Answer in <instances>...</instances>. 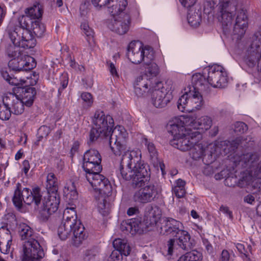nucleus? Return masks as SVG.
<instances>
[{"label":"nucleus","mask_w":261,"mask_h":261,"mask_svg":"<svg viewBox=\"0 0 261 261\" xmlns=\"http://www.w3.org/2000/svg\"><path fill=\"white\" fill-rule=\"evenodd\" d=\"M81 29L83 30L84 33L89 38H92L94 35L93 30L90 28L88 24L84 22L81 24Z\"/></svg>","instance_id":"5fc2aeb1"},{"label":"nucleus","mask_w":261,"mask_h":261,"mask_svg":"<svg viewBox=\"0 0 261 261\" xmlns=\"http://www.w3.org/2000/svg\"><path fill=\"white\" fill-rule=\"evenodd\" d=\"M31 29L36 37H41L45 32V27L44 24L39 20H35L32 22Z\"/></svg>","instance_id":"37998d69"},{"label":"nucleus","mask_w":261,"mask_h":261,"mask_svg":"<svg viewBox=\"0 0 261 261\" xmlns=\"http://www.w3.org/2000/svg\"><path fill=\"white\" fill-rule=\"evenodd\" d=\"M98 209L102 216H108L110 213L109 203L107 202L106 200L102 199L98 203Z\"/></svg>","instance_id":"09e8293b"},{"label":"nucleus","mask_w":261,"mask_h":261,"mask_svg":"<svg viewBox=\"0 0 261 261\" xmlns=\"http://www.w3.org/2000/svg\"><path fill=\"white\" fill-rule=\"evenodd\" d=\"M150 83L149 89L152 90L151 103L157 108L165 107L172 99L171 93L164 86L163 82L157 79Z\"/></svg>","instance_id":"6e6552de"},{"label":"nucleus","mask_w":261,"mask_h":261,"mask_svg":"<svg viewBox=\"0 0 261 261\" xmlns=\"http://www.w3.org/2000/svg\"><path fill=\"white\" fill-rule=\"evenodd\" d=\"M142 142L148 150L152 163L157 165L159 163L158 153L154 144L146 138L143 139Z\"/></svg>","instance_id":"c9c22d12"},{"label":"nucleus","mask_w":261,"mask_h":261,"mask_svg":"<svg viewBox=\"0 0 261 261\" xmlns=\"http://www.w3.org/2000/svg\"><path fill=\"white\" fill-rule=\"evenodd\" d=\"M202 243L204 245L207 252L209 254H212L213 252V247L208 240L206 239L202 238Z\"/></svg>","instance_id":"0e129e2a"},{"label":"nucleus","mask_w":261,"mask_h":261,"mask_svg":"<svg viewBox=\"0 0 261 261\" xmlns=\"http://www.w3.org/2000/svg\"><path fill=\"white\" fill-rule=\"evenodd\" d=\"M12 238L10 230L6 227L0 228V250L6 253L9 250Z\"/></svg>","instance_id":"7c9ffc66"},{"label":"nucleus","mask_w":261,"mask_h":261,"mask_svg":"<svg viewBox=\"0 0 261 261\" xmlns=\"http://www.w3.org/2000/svg\"><path fill=\"white\" fill-rule=\"evenodd\" d=\"M20 187V184L17 183V187L14 191V194L12 199L14 204L18 209L21 208L22 206V201H23L24 199L23 191L21 192Z\"/></svg>","instance_id":"a19ab883"},{"label":"nucleus","mask_w":261,"mask_h":261,"mask_svg":"<svg viewBox=\"0 0 261 261\" xmlns=\"http://www.w3.org/2000/svg\"><path fill=\"white\" fill-rule=\"evenodd\" d=\"M3 102H5L6 105H9L11 112L14 115H20L24 112L25 103L18 97L17 94H6L3 98Z\"/></svg>","instance_id":"412c9836"},{"label":"nucleus","mask_w":261,"mask_h":261,"mask_svg":"<svg viewBox=\"0 0 261 261\" xmlns=\"http://www.w3.org/2000/svg\"><path fill=\"white\" fill-rule=\"evenodd\" d=\"M158 195L157 188L153 185H149L137 191L133 198L135 202L146 203L153 201Z\"/></svg>","instance_id":"a211bd4d"},{"label":"nucleus","mask_w":261,"mask_h":261,"mask_svg":"<svg viewBox=\"0 0 261 261\" xmlns=\"http://www.w3.org/2000/svg\"><path fill=\"white\" fill-rule=\"evenodd\" d=\"M179 240V238L178 239H171L169 240V241L168 242V254L169 255H172L173 253V250L174 246V245L175 244V242L178 244V241Z\"/></svg>","instance_id":"052dcab7"},{"label":"nucleus","mask_w":261,"mask_h":261,"mask_svg":"<svg viewBox=\"0 0 261 261\" xmlns=\"http://www.w3.org/2000/svg\"><path fill=\"white\" fill-rule=\"evenodd\" d=\"M196 121V117L191 114H180V132H194V123Z\"/></svg>","instance_id":"473e14b6"},{"label":"nucleus","mask_w":261,"mask_h":261,"mask_svg":"<svg viewBox=\"0 0 261 261\" xmlns=\"http://www.w3.org/2000/svg\"><path fill=\"white\" fill-rule=\"evenodd\" d=\"M3 105L0 104V119L3 120H8L10 119L11 114V108L9 105H6L5 102H3Z\"/></svg>","instance_id":"49530a36"},{"label":"nucleus","mask_w":261,"mask_h":261,"mask_svg":"<svg viewBox=\"0 0 261 261\" xmlns=\"http://www.w3.org/2000/svg\"><path fill=\"white\" fill-rule=\"evenodd\" d=\"M18 232L22 240L29 241L31 239H34L32 238L33 230L25 223H21L19 225Z\"/></svg>","instance_id":"e433bc0d"},{"label":"nucleus","mask_w":261,"mask_h":261,"mask_svg":"<svg viewBox=\"0 0 261 261\" xmlns=\"http://www.w3.org/2000/svg\"><path fill=\"white\" fill-rule=\"evenodd\" d=\"M217 6V18L225 34L230 33L238 39L244 35L248 27L246 10L240 6V0H204V11L210 13Z\"/></svg>","instance_id":"f03ea898"},{"label":"nucleus","mask_w":261,"mask_h":261,"mask_svg":"<svg viewBox=\"0 0 261 261\" xmlns=\"http://www.w3.org/2000/svg\"><path fill=\"white\" fill-rule=\"evenodd\" d=\"M193 242L188 232L180 230V248L188 251L180 256V261H200L201 260V255L199 252L196 250L189 251L193 247Z\"/></svg>","instance_id":"9b49d317"},{"label":"nucleus","mask_w":261,"mask_h":261,"mask_svg":"<svg viewBox=\"0 0 261 261\" xmlns=\"http://www.w3.org/2000/svg\"><path fill=\"white\" fill-rule=\"evenodd\" d=\"M179 179H177L175 181V184L174 186L172 187V194L173 195H175L177 200L179 199Z\"/></svg>","instance_id":"e2e57ef3"},{"label":"nucleus","mask_w":261,"mask_h":261,"mask_svg":"<svg viewBox=\"0 0 261 261\" xmlns=\"http://www.w3.org/2000/svg\"><path fill=\"white\" fill-rule=\"evenodd\" d=\"M90 4L89 1H85L83 3L80 8V13L82 16H86L90 11Z\"/></svg>","instance_id":"6e6d98bb"},{"label":"nucleus","mask_w":261,"mask_h":261,"mask_svg":"<svg viewBox=\"0 0 261 261\" xmlns=\"http://www.w3.org/2000/svg\"><path fill=\"white\" fill-rule=\"evenodd\" d=\"M184 91V92H181V93H183V94L180 96V107L182 109L180 110V111L182 112H187L186 109H187L188 103L190 102V98L191 97V92H192V89L191 86H189L187 88H185Z\"/></svg>","instance_id":"ea45409f"},{"label":"nucleus","mask_w":261,"mask_h":261,"mask_svg":"<svg viewBox=\"0 0 261 261\" xmlns=\"http://www.w3.org/2000/svg\"><path fill=\"white\" fill-rule=\"evenodd\" d=\"M130 16L125 13H121L119 15L109 19L107 22L108 27L119 35H124L129 29Z\"/></svg>","instance_id":"2eb2a0df"},{"label":"nucleus","mask_w":261,"mask_h":261,"mask_svg":"<svg viewBox=\"0 0 261 261\" xmlns=\"http://www.w3.org/2000/svg\"><path fill=\"white\" fill-rule=\"evenodd\" d=\"M127 56L134 64H149L154 59L153 48L149 46H145L138 41H132L127 48Z\"/></svg>","instance_id":"0eeeda50"},{"label":"nucleus","mask_w":261,"mask_h":261,"mask_svg":"<svg viewBox=\"0 0 261 261\" xmlns=\"http://www.w3.org/2000/svg\"><path fill=\"white\" fill-rule=\"evenodd\" d=\"M240 139L238 138L232 141L225 140L218 142L217 144L210 145L211 149H214V152L210 151L211 155L219 154H227L229 152L234 151L239 146Z\"/></svg>","instance_id":"aec40b11"},{"label":"nucleus","mask_w":261,"mask_h":261,"mask_svg":"<svg viewBox=\"0 0 261 261\" xmlns=\"http://www.w3.org/2000/svg\"><path fill=\"white\" fill-rule=\"evenodd\" d=\"M82 100L85 102L88 106H91L93 103V99L91 94L88 92H84L81 95Z\"/></svg>","instance_id":"13d9d810"},{"label":"nucleus","mask_w":261,"mask_h":261,"mask_svg":"<svg viewBox=\"0 0 261 261\" xmlns=\"http://www.w3.org/2000/svg\"><path fill=\"white\" fill-rule=\"evenodd\" d=\"M108 65L109 66V70H110L111 74L114 76H115L118 77V74L117 70L116 69V67H115L114 64L111 62V63L108 62Z\"/></svg>","instance_id":"69168bd1"},{"label":"nucleus","mask_w":261,"mask_h":261,"mask_svg":"<svg viewBox=\"0 0 261 261\" xmlns=\"http://www.w3.org/2000/svg\"><path fill=\"white\" fill-rule=\"evenodd\" d=\"M84 230L83 225L77 219L63 220L61 224L58 227V233L62 240H66L70 235L73 234V244L77 247L87 238Z\"/></svg>","instance_id":"20e7f679"},{"label":"nucleus","mask_w":261,"mask_h":261,"mask_svg":"<svg viewBox=\"0 0 261 261\" xmlns=\"http://www.w3.org/2000/svg\"><path fill=\"white\" fill-rule=\"evenodd\" d=\"M167 129L173 136H179V118L175 117L170 120L167 125Z\"/></svg>","instance_id":"79ce46f5"},{"label":"nucleus","mask_w":261,"mask_h":261,"mask_svg":"<svg viewBox=\"0 0 261 261\" xmlns=\"http://www.w3.org/2000/svg\"><path fill=\"white\" fill-rule=\"evenodd\" d=\"M36 65V63L33 58L27 56L23 59L22 55L11 59L8 63L9 68L15 71L31 70Z\"/></svg>","instance_id":"f3484780"},{"label":"nucleus","mask_w":261,"mask_h":261,"mask_svg":"<svg viewBox=\"0 0 261 261\" xmlns=\"http://www.w3.org/2000/svg\"><path fill=\"white\" fill-rule=\"evenodd\" d=\"M228 82L226 72L223 67L218 65L209 66L208 68L207 83L215 88H223Z\"/></svg>","instance_id":"f8f14e48"},{"label":"nucleus","mask_w":261,"mask_h":261,"mask_svg":"<svg viewBox=\"0 0 261 261\" xmlns=\"http://www.w3.org/2000/svg\"><path fill=\"white\" fill-rule=\"evenodd\" d=\"M236 247L240 253L242 254L248 260H249L247 249L249 250V252H251L252 247L250 245L248 246L247 249L245 248L244 245L241 243L236 244Z\"/></svg>","instance_id":"864d4df0"},{"label":"nucleus","mask_w":261,"mask_h":261,"mask_svg":"<svg viewBox=\"0 0 261 261\" xmlns=\"http://www.w3.org/2000/svg\"><path fill=\"white\" fill-rule=\"evenodd\" d=\"M141 226V219L137 218L122 221L120 228L124 233H130L133 235L142 231Z\"/></svg>","instance_id":"393cba45"},{"label":"nucleus","mask_w":261,"mask_h":261,"mask_svg":"<svg viewBox=\"0 0 261 261\" xmlns=\"http://www.w3.org/2000/svg\"><path fill=\"white\" fill-rule=\"evenodd\" d=\"M46 188L48 194H58V186L57 179L53 173H49L47 176Z\"/></svg>","instance_id":"4c0bfd02"},{"label":"nucleus","mask_w":261,"mask_h":261,"mask_svg":"<svg viewBox=\"0 0 261 261\" xmlns=\"http://www.w3.org/2000/svg\"><path fill=\"white\" fill-rule=\"evenodd\" d=\"M243 62L250 69L257 65V72L261 79V31L254 34L252 42L243 57Z\"/></svg>","instance_id":"423d86ee"},{"label":"nucleus","mask_w":261,"mask_h":261,"mask_svg":"<svg viewBox=\"0 0 261 261\" xmlns=\"http://www.w3.org/2000/svg\"><path fill=\"white\" fill-rule=\"evenodd\" d=\"M50 129L49 127L47 126H41L38 130V135L39 136V140L44 137H47L50 133Z\"/></svg>","instance_id":"4d7b16f0"},{"label":"nucleus","mask_w":261,"mask_h":261,"mask_svg":"<svg viewBox=\"0 0 261 261\" xmlns=\"http://www.w3.org/2000/svg\"><path fill=\"white\" fill-rule=\"evenodd\" d=\"M67 196L72 200H76L77 198V192L75 189L74 183L72 182L71 186L67 187Z\"/></svg>","instance_id":"603ef678"},{"label":"nucleus","mask_w":261,"mask_h":261,"mask_svg":"<svg viewBox=\"0 0 261 261\" xmlns=\"http://www.w3.org/2000/svg\"><path fill=\"white\" fill-rule=\"evenodd\" d=\"M212 123L213 120L211 117L206 115L202 116L198 119H196V121L193 124L194 130H207L211 127Z\"/></svg>","instance_id":"72a5a7b5"},{"label":"nucleus","mask_w":261,"mask_h":261,"mask_svg":"<svg viewBox=\"0 0 261 261\" xmlns=\"http://www.w3.org/2000/svg\"><path fill=\"white\" fill-rule=\"evenodd\" d=\"M8 35L12 44L7 46L6 53L10 58L13 59L22 55L19 47L31 48L36 45V39L27 30L18 29L16 32L9 31Z\"/></svg>","instance_id":"7ed1b4c3"},{"label":"nucleus","mask_w":261,"mask_h":261,"mask_svg":"<svg viewBox=\"0 0 261 261\" xmlns=\"http://www.w3.org/2000/svg\"><path fill=\"white\" fill-rule=\"evenodd\" d=\"M201 138L200 133L197 130L180 133V150L186 151L190 150Z\"/></svg>","instance_id":"4be33fe9"},{"label":"nucleus","mask_w":261,"mask_h":261,"mask_svg":"<svg viewBox=\"0 0 261 261\" xmlns=\"http://www.w3.org/2000/svg\"><path fill=\"white\" fill-rule=\"evenodd\" d=\"M192 83L193 84V91L203 90L205 89V85L207 83V79L199 73H197L193 75L192 77ZM192 88V87H191Z\"/></svg>","instance_id":"f704fd0d"},{"label":"nucleus","mask_w":261,"mask_h":261,"mask_svg":"<svg viewBox=\"0 0 261 261\" xmlns=\"http://www.w3.org/2000/svg\"><path fill=\"white\" fill-rule=\"evenodd\" d=\"M59 203L58 194H48L47 197H44L39 211L41 219L43 221H47L50 216L58 210Z\"/></svg>","instance_id":"ddd939ff"},{"label":"nucleus","mask_w":261,"mask_h":261,"mask_svg":"<svg viewBox=\"0 0 261 261\" xmlns=\"http://www.w3.org/2000/svg\"><path fill=\"white\" fill-rule=\"evenodd\" d=\"M101 157L99 152L95 149L87 150L83 157V168L86 173L94 171V172H100L102 170L101 165Z\"/></svg>","instance_id":"4468645a"},{"label":"nucleus","mask_w":261,"mask_h":261,"mask_svg":"<svg viewBox=\"0 0 261 261\" xmlns=\"http://www.w3.org/2000/svg\"><path fill=\"white\" fill-rule=\"evenodd\" d=\"M205 152V149L201 144H196L190 149V154L195 160L201 158Z\"/></svg>","instance_id":"a18cd8bd"},{"label":"nucleus","mask_w":261,"mask_h":261,"mask_svg":"<svg viewBox=\"0 0 261 261\" xmlns=\"http://www.w3.org/2000/svg\"><path fill=\"white\" fill-rule=\"evenodd\" d=\"M148 66L146 69V74L147 76L150 75L155 77L159 72L158 66L155 63L150 62L149 64H145ZM156 78H154L155 79Z\"/></svg>","instance_id":"de8ad7c7"},{"label":"nucleus","mask_w":261,"mask_h":261,"mask_svg":"<svg viewBox=\"0 0 261 261\" xmlns=\"http://www.w3.org/2000/svg\"><path fill=\"white\" fill-rule=\"evenodd\" d=\"M23 253L22 261H41L44 256V251L36 239L23 243Z\"/></svg>","instance_id":"1a4fd4ad"},{"label":"nucleus","mask_w":261,"mask_h":261,"mask_svg":"<svg viewBox=\"0 0 261 261\" xmlns=\"http://www.w3.org/2000/svg\"><path fill=\"white\" fill-rule=\"evenodd\" d=\"M77 219L76 213L73 207L66 208L63 213V220H71Z\"/></svg>","instance_id":"8fccbe9b"},{"label":"nucleus","mask_w":261,"mask_h":261,"mask_svg":"<svg viewBox=\"0 0 261 261\" xmlns=\"http://www.w3.org/2000/svg\"><path fill=\"white\" fill-rule=\"evenodd\" d=\"M108 11L111 14L112 18L118 16L125 10L127 5V0H111L108 4Z\"/></svg>","instance_id":"2f4dec72"},{"label":"nucleus","mask_w":261,"mask_h":261,"mask_svg":"<svg viewBox=\"0 0 261 261\" xmlns=\"http://www.w3.org/2000/svg\"><path fill=\"white\" fill-rule=\"evenodd\" d=\"M220 211L228 216L229 218H232V213L229 210L228 207L222 205L220 208Z\"/></svg>","instance_id":"338daca9"},{"label":"nucleus","mask_w":261,"mask_h":261,"mask_svg":"<svg viewBox=\"0 0 261 261\" xmlns=\"http://www.w3.org/2000/svg\"><path fill=\"white\" fill-rule=\"evenodd\" d=\"M86 178L94 190L100 194H110L112 191L111 184L106 177L100 172H94V171L86 173Z\"/></svg>","instance_id":"9d476101"},{"label":"nucleus","mask_w":261,"mask_h":261,"mask_svg":"<svg viewBox=\"0 0 261 261\" xmlns=\"http://www.w3.org/2000/svg\"><path fill=\"white\" fill-rule=\"evenodd\" d=\"M25 12L32 19H39L41 17L43 13L42 6L36 2L33 7L27 9Z\"/></svg>","instance_id":"58836bf2"},{"label":"nucleus","mask_w":261,"mask_h":261,"mask_svg":"<svg viewBox=\"0 0 261 261\" xmlns=\"http://www.w3.org/2000/svg\"><path fill=\"white\" fill-rule=\"evenodd\" d=\"M243 160L251 173L259 177V174L261 173V159L259 160L258 156L256 154L248 153L244 155Z\"/></svg>","instance_id":"5701e85b"},{"label":"nucleus","mask_w":261,"mask_h":261,"mask_svg":"<svg viewBox=\"0 0 261 261\" xmlns=\"http://www.w3.org/2000/svg\"><path fill=\"white\" fill-rule=\"evenodd\" d=\"M230 255L228 251L223 250L221 253L220 261H228L229 259Z\"/></svg>","instance_id":"774afa93"},{"label":"nucleus","mask_w":261,"mask_h":261,"mask_svg":"<svg viewBox=\"0 0 261 261\" xmlns=\"http://www.w3.org/2000/svg\"><path fill=\"white\" fill-rule=\"evenodd\" d=\"M96 253L94 251L89 250L86 252L84 257L85 261H95Z\"/></svg>","instance_id":"680f3d73"},{"label":"nucleus","mask_w":261,"mask_h":261,"mask_svg":"<svg viewBox=\"0 0 261 261\" xmlns=\"http://www.w3.org/2000/svg\"><path fill=\"white\" fill-rule=\"evenodd\" d=\"M162 215L161 208L156 206H149L146 208L144 221L147 226L155 225Z\"/></svg>","instance_id":"a878e982"},{"label":"nucleus","mask_w":261,"mask_h":261,"mask_svg":"<svg viewBox=\"0 0 261 261\" xmlns=\"http://www.w3.org/2000/svg\"><path fill=\"white\" fill-rule=\"evenodd\" d=\"M247 129V125L243 122H237L234 124V131L238 135L245 133Z\"/></svg>","instance_id":"3c124183"},{"label":"nucleus","mask_w":261,"mask_h":261,"mask_svg":"<svg viewBox=\"0 0 261 261\" xmlns=\"http://www.w3.org/2000/svg\"><path fill=\"white\" fill-rule=\"evenodd\" d=\"M18 97L27 107L31 106L34 102L36 91L35 88L30 86L18 87L15 89Z\"/></svg>","instance_id":"b1692460"},{"label":"nucleus","mask_w":261,"mask_h":261,"mask_svg":"<svg viewBox=\"0 0 261 261\" xmlns=\"http://www.w3.org/2000/svg\"><path fill=\"white\" fill-rule=\"evenodd\" d=\"M113 244L116 250L112 251L108 261H121L122 255L127 256L129 254L131 249L125 240L116 239Z\"/></svg>","instance_id":"6ab92c4d"},{"label":"nucleus","mask_w":261,"mask_h":261,"mask_svg":"<svg viewBox=\"0 0 261 261\" xmlns=\"http://www.w3.org/2000/svg\"><path fill=\"white\" fill-rule=\"evenodd\" d=\"M23 193L24 194L23 202L25 204L30 205L33 202H34L36 205H38L40 204L42 199V195L40 193L39 188H35L33 189L32 191H30L29 188H23Z\"/></svg>","instance_id":"cd10ccee"},{"label":"nucleus","mask_w":261,"mask_h":261,"mask_svg":"<svg viewBox=\"0 0 261 261\" xmlns=\"http://www.w3.org/2000/svg\"><path fill=\"white\" fill-rule=\"evenodd\" d=\"M197 0H180V3L188 9L187 20L189 24L192 27L197 28L202 21V12L200 8L195 9L192 7Z\"/></svg>","instance_id":"dca6fc26"},{"label":"nucleus","mask_w":261,"mask_h":261,"mask_svg":"<svg viewBox=\"0 0 261 261\" xmlns=\"http://www.w3.org/2000/svg\"><path fill=\"white\" fill-rule=\"evenodd\" d=\"M32 19L30 18L27 14L26 15H23L19 19V23L20 25V27L16 28L14 30L12 31L16 32L18 29H22L24 30H27L29 32V34L32 37H34L32 34V32L29 30V24L31 23L32 24Z\"/></svg>","instance_id":"c03bdc74"},{"label":"nucleus","mask_w":261,"mask_h":261,"mask_svg":"<svg viewBox=\"0 0 261 261\" xmlns=\"http://www.w3.org/2000/svg\"><path fill=\"white\" fill-rule=\"evenodd\" d=\"M93 127L90 132V142H93L99 137H108L114 126V120L103 111H96L92 118Z\"/></svg>","instance_id":"39448f33"},{"label":"nucleus","mask_w":261,"mask_h":261,"mask_svg":"<svg viewBox=\"0 0 261 261\" xmlns=\"http://www.w3.org/2000/svg\"><path fill=\"white\" fill-rule=\"evenodd\" d=\"M154 79H152L151 81H147L146 77L142 76L138 77L134 85L135 93L138 97L143 96L149 90L148 85L150 84V82L153 81Z\"/></svg>","instance_id":"c756f323"},{"label":"nucleus","mask_w":261,"mask_h":261,"mask_svg":"<svg viewBox=\"0 0 261 261\" xmlns=\"http://www.w3.org/2000/svg\"><path fill=\"white\" fill-rule=\"evenodd\" d=\"M161 221L160 226L161 233L163 234L172 233L175 236L178 233L179 223L177 221L169 218H163Z\"/></svg>","instance_id":"bb28decb"},{"label":"nucleus","mask_w":261,"mask_h":261,"mask_svg":"<svg viewBox=\"0 0 261 261\" xmlns=\"http://www.w3.org/2000/svg\"><path fill=\"white\" fill-rule=\"evenodd\" d=\"M93 6L97 8H100L108 5L111 0H91Z\"/></svg>","instance_id":"bf43d9fd"},{"label":"nucleus","mask_w":261,"mask_h":261,"mask_svg":"<svg viewBox=\"0 0 261 261\" xmlns=\"http://www.w3.org/2000/svg\"><path fill=\"white\" fill-rule=\"evenodd\" d=\"M127 136L125 128L117 125L105 138L113 153L116 156L122 155L119 167L122 177L131 181L133 188H140L149 179V167L141 161L140 151H126L125 142Z\"/></svg>","instance_id":"f257e3e1"},{"label":"nucleus","mask_w":261,"mask_h":261,"mask_svg":"<svg viewBox=\"0 0 261 261\" xmlns=\"http://www.w3.org/2000/svg\"><path fill=\"white\" fill-rule=\"evenodd\" d=\"M191 94L190 102L186 109V111L188 113L201 109L204 104L202 96L199 91L192 90Z\"/></svg>","instance_id":"c85d7f7f"}]
</instances>
